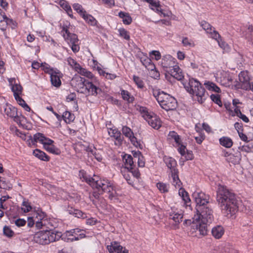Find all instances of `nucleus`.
I'll list each match as a JSON object with an SVG mask.
<instances>
[{"label":"nucleus","mask_w":253,"mask_h":253,"mask_svg":"<svg viewBox=\"0 0 253 253\" xmlns=\"http://www.w3.org/2000/svg\"><path fill=\"white\" fill-rule=\"evenodd\" d=\"M80 231L81 230L78 228L74 229L70 231H67L64 234V236L67 237V239H65V240L66 242H73L84 238L85 234L84 233L78 234Z\"/></svg>","instance_id":"obj_14"},{"label":"nucleus","mask_w":253,"mask_h":253,"mask_svg":"<svg viewBox=\"0 0 253 253\" xmlns=\"http://www.w3.org/2000/svg\"><path fill=\"white\" fill-rule=\"evenodd\" d=\"M141 62L146 67L152 62V60L148 57H144L141 58Z\"/></svg>","instance_id":"obj_54"},{"label":"nucleus","mask_w":253,"mask_h":253,"mask_svg":"<svg viewBox=\"0 0 253 253\" xmlns=\"http://www.w3.org/2000/svg\"><path fill=\"white\" fill-rule=\"evenodd\" d=\"M15 224L18 227L23 226L26 224V220L23 219L19 218L15 220Z\"/></svg>","instance_id":"obj_56"},{"label":"nucleus","mask_w":253,"mask_h":253,"mask_svg":"<svg viewBox=\"0 0 253 253\" xmlns=\"http://www.w3.org/2000/svg\"><path fill=\"white\" fill-rule=\"evenodd\" d=\"M73 7L82 17L84 14L86 12L85 10H84L82 5L79 3H74L73 5Z\"/></svg>","instance_id":"obj_43"},{"label":"nucleus","mask_w":253,"mask_h":253,"mask_svg":"<svg viewBox=\"0 0 253 253\" xmlns=\"http://www.w3.org/2000/svg\"><path fill=\"white\" fill-rule=\"evenodd\" d=\"M165 162L168 168L170 169L171 173L173 170H177L176 169L177 163L175 159H165Z\"/></svg>","instance_id":"obj_34"},{"label":"nucleus","mask_w":253,"mask_h":253,"mask_svg":"<svg viewBox=\"0 0 253 253\" xmlns=\"http://www.w3.org/2000/svg\"><path fill=\"white\" fill-rule=\"evenodd\" d=\"M22 206V210L25 212H27L32 209L31 206L28 202H23Z\"/></svg>","instance_id":"obj_53"},{"label":"nucleus","mask_w":253,"mask_h":253,"mask_svg":"<svg viewBox=\"0 0 253 253\" xmlns=\"http://www.w3.org/2000/svg\"><path fill=\"white\" fill-rule=\"evenodd\" d=\"M182 43L184 46H192L193 45V43L192 42V41L190 40H189V39L187 38H184L182 40Z\"/></svg>","instance_id":"obj_59"},{"label":"nucleus","mask_w":253,"mask_h":253,"mask_svg":"<svg viewBox=\"0 0 253 253\" xmlns=\"http://www.w3.org/2000/svg\"><path fill=\"white\" fill-rule=\"evenodd\" d=\"M151 54L155 56V58L156 60H159L161 58V55L159 51L153 50L151 52Z\"/></svg>","instance_id":"obj_60"},{"label":"nucleus","mask_w":253,"mask_h":253,"mask_svg":"<svg viewBox=\"0 0 253 253\" xmlns=\"http://www.w3.org/2000/svg\"><path fill=\"white\" fill-rule=\"evenodd\" d=\"M145 1L149 3L151 6L156 7L157 10H159L160 4L158 0H145Z\"/></svg>","instance_id":"obj_50"},{"label":"nucleus","mask_w":253,"mask_h":253,"mask_svg":"<svg viewBox=\"0 0 253 253\" xmlns=\"http://www.w3.org/2000/svg\"><path fill=\"white\" fill-rule=\"evenodd\" d=\"M162 66L167 72V70H171V69L175 67L177 65L176 59L170 55L163 57L161 62Z\"/></svg>","instance_id":"obj_16"},{"label":"nucleus","mask_w":253,"mask_h":253,"mask_svg":"<svg viewBox=\"0 0 253 253\" xmlns=\"http://www.w3.org/2000/svg\"><path fill=\"white\" fill-rule=\"evenodd\" d=\"M167 72L177 80L180 81L184 78V75L178 65L171 69V70H167Z\"/></svg>","instance_id":"obj_20"},{"label":"nucleus","mask_w":253,"mask_h":253,"mask_svg":"<svg viewBox=\"0 0 253 253\" xmlns=\"http://www.w3.org/2000/svg\"><path fill=\"white\" fill-rule=\"evenodd\" d=\"M122 131L123 135L129 138L133 145L141 149L143 148L142 143L140 140L138 141L136 137L134 136L133 131L129 127L126 126H123Z\"/></svg>","instance_id":"obj_13"},{"label":"nucleus","mask_w":253,"mask_h":253,"mask_svg":"<svg viewBox=\"0 0 253 253\" xmlns=\"http://www.w3.org/2000/svg\"><path fill=\"white\" fill-rule=\"evenodd\" d=\"M206 87L209 90L213 91L215 92H220V89L214 83L208 82L205 83Z\"/></svg>","instance_id":"obj_35"},{"label":"nucleus","mask_w":253,"mask_h":253,"mask_svg":"<svg viewBox=\"0 0 253 253\" xmlns=\"http://www.w3.org/2000/svg\"><path fill=\"white\" fill-rule=\"evenodd\" d=\"M37 219H38V216L37 215L35 217H29L28 218V226L31 227H32L35 222H36Z\"/></svg>","instance_id":"obj_55"},{"label":"nucleus","mask_w":253,"mask_h":253,"mask_svg":"<svg viewBox=\"0 0 253 253\" xmlns=\"http://www.w3.org/2000/svg\"><path fill=\"white\" fill-rule=\"evenodd\" d=\"M224 229L222 226L216 225L211 230L212 235L215 239H220L224 234Z\"/></svg>","instance_id":"obj_21"},{"label":"nucleus","mask_w":253,"mask_h":253,"mask_svg":"<svg viewBox=\"0 0 253 253\" xmlns=\"http://www.w3.org/2000/svg\"><path fill=\"white\" fill-rule=\"evenodd\" d=\"M178 172V170H173L172 172L171 173V176L172 179V185L175 188H181L182 183L179 178Z\"/></svg>","instance_id":"obj_24"},{"label":"nucleus","mask_w":253,"mask_h":253,"mask_svg":"<svg viewBox=\"0 0 253 253\" xmlns=\"http://www.w3.org/2000/svg\"><path fill=\"white\" fill-rule=\"evenodd\" d=\"M9 198L8 196H4L0 198V208L2 210H6L7 207L4 204V202Z\"/></svg>","instance_id":"obj_49"},{"label":"nucleus","mask_w":253,"mask_h":253,"mask_svg":"<svg viewBox=\"0 0 253 253\" xmlns=\"http://www.w3.org/2000/svg\"><path fill=\"white\" fill-rule=\"evenodd\" d=\"M200 26L207 32L210 34L211 37L215 40L220 39L221 37L218 33L214 30V28L206 21L203 20L200 22Z\"/></svg>","instance_id":"obj_15"},{"label":"nucleus","mask_w":253,"mask_h":253,"mask_svg":"<svg viewBox=\"0 0 253 253\" xmlns=\"http://www.w3.org/2000/svg\"><path fill=\"white\" fill-rule=\"evenodd\" d=\"M34 156L37 158H49L47 155L43 151L39 149H36L33 151Z\"/></svg>","instance_id":"obj_41"},{"label":"nucleus","mask_w":253,"mask_h":253,"mask_svg":"<svg viewBox=\"0 0 253 253\" xmlns=\"http://www.w3.org/2000/svg\"><path fill=\"white\" fill-rule=\"evenodd\" d=\"M79 176L82 181H84L89 184L93 188L97 189L99 192H107L109 194V198L112 199L114 197L113 191L114 187L108 180L101 179L96 175L91 177L83 170L79 171Z\"/></svg>","instance_id":"obj_3"},{"label":"nucleus","mask_w":253,"mask_h":253,"mask_svg":"<svg viewBox=\"0 0 253 253\" xmlns=\"http://www.w3.org/2000/svg\"><path fill=\"white\" fill-rule=\"evenodd\" d=\"M169 218L175 223H179L182 221L183 214L181 212L172 211L169 213Z\"/></svg>","instance_id":"obj_25"},{"label":"nucleus","mask_w":253,"mask_h":253,"mask_svg":"<svg viewBox=\"0 0 253 253\" xmlns=\"http://www.w3.org/2000/svg\"><path fill=\"white\" fill-rule=\"evenodd\" d=\"M220 144L226 148H230L233 145V142L231 138L223 136L219 139Z\"/></svg>","instance_id":"obj_31"},{"label":"nucleus","mask_w":253,"mask_h":253,"mask_svg":"<svg viewBox=\"0 0 253 253\" xmlns=\"http://www.w3.org/2000/svg\"><path fill=\"white\" fill-rule=\"evenodd\" d=\"M216 193V201L222 212L228 217H232L238 211L239 206L235 195L220 184Z\"/></svg>","instance_id":"obj_2"},{"label":"nucleus","mask_w":253,"mask_h":253,"mask_svg":"<svg viewBox=\"0 0 253 253\" xmlns=\"http://www.w3.org/2000/svg\"><path fill=\"white\" fill-rule=\"evenodd\" d=\"M71 84L78 92L86 95L96 96L101 92L99 87L80 76L74 77L71 81Z\"/></svg>","instance_id":"obj_4"},{"label":"nucleus","mask_w":253,"mask_h":253,"mask_svg":"<svg viewBox=\"0 0 253 253\" xmlns=\"http://www.w3.org/2000/svg\"><path fill=\"white\" fill-rule=\"evenodd\" d=\"M121 95L123 99L127 101L129 103H132L134 101V97L131 96L129 92L127 90H122Z\"/></svg>","instance_id":"obj_38"},{"label":"nucleus","mask_w":253,"mask_h":253,"mask_svg":"<svg viewBox=\"0 0 253 253\" xmlns=\"http://www.w3.org/2000/svg\"><path fill=\"white\" fill-rule=\"evenodd\" d=\"M43 70L45 73L50 75V81L52 85L57 87H59L61 84L60 72L57 69L54 70L53 68L44 66Z\"/></svg>","instance_id":"obj_11"},{"label":"nucleus","mask_w":253,"mask_h":253,"mask_svg":"<svg viewBox=\"0 0 253 253\" xmlns=\"http://www.w3.org/2000/svg\"><path fill=\"white\" fill-rule=\"evenodd\" d=\"M119 16L122 19L124 24L129 25L132 22V18L128 13L121 11L119 13Z\"/></svg>","instance_id":"obj_28"},{"label":"nucleus","mask_w":253,"mask_h":253,"mask_svg":"<svg viewBox=\"0 0 253 253\" xmlns=\"http://www.w3.org/2000/svg\"><path fill=\"white\" fill-rule=\"evenodd\" d=\"M59 4L60 6L64 9L66 11L68 10L69 12H71V6L69 4L67 1L65 0H61L59 1Z\"/></svg>","instance_id":"obj_48"},{"label":"nucleus","mask_w":253,"mask_h":253,"mask_svg":"<svg viewBox=\"0 0 253 253\" xmlns=\"http://www.w3.org/2000/svg\"><path fill=\"white\" fill-rule=\"evenodd\" d=\"M222 85L225 86H230L232 84V78L228 74H225V76L220 79Z\"/></svg>","instance_id":"obj_30"},{"label":"nucleus","mask_w":253,"mask_h":253,"mask_svg":"<svg viewBox=\"0 0 253 253\" xmlns=\"http://www.w3.org/2000/svg\"><path fill=\"white\" fill-rule=\"evenodd\" d=\"M168 139H173L177 145L180 144L181 140L180 136L174 131H171L169 132V134H168Z\"/></svg>","instance_id":"obj_37"},{"label":"nucleus","mask_w":253,"mask_h":253,"mask_svg":"<svg viewBox=\"0 0 253 253\" xmlns=\"http://www.w3.org/2000/svg\"><path fill=\"white\" fill-rule=\"evenodd\" d=\"M30 137L27 140L29 146L36 145L39 143L43 145L44 149L51 154L58 155L60 153V150L54 145V141L46 137L43 133L37 132Z\"/></svg>","instance_id":"obj_5"},{"label":"nucleus","mask_w":253,"mask_h":253,"mask_svg":"<svg viewBox=\"0 0 253 253\" xmlns=\"http://www.w3.org/2000/svg\"><path fill=\"white\" fill-rule=\"evenodd\" d=\"M108 133L111 137H113L120 144L122 143L124 138L121 132L117 129L110 128L108 130Z\"/></svg>","instance_id":"obj_22"},{"label":"nucleus","mask_w":253,"mask_h":253,"mask_svg":"<svg viewBox=\"0 0 253 253\" xmlns=\"http://www.w3.org/2000/svg\"><path fill=\"white\" fill-rule=\"evenodd\" d=\"M211 100L219 106H222V103L218 94H211L210 96Z\"/></svg>","instance_id":"obj_46"},{"label":"nucleus","mask_w":253,"mask_h":253,"mask_svg":"<svg viewBox=\"0 0 253 253\" xmlns=\"http://www.w3.org/2000/svg\"><path fill=\"white\" fill-rule=\"evenodd\" d=\"M128 171H127V172ZM124 178L127 181V183L130 185H132L133 184V181L131 180V177L129 173H124L123 174Z\"/></svg>","instance_id":"obj_57"},{"label":"nucleus","mask_w":253,"mask_h":253,"mask_svg":"<svg viewBox=\"0 0 253 253\" xmlns=\"http://www.w3.org/2000/svg\"><path fill=\"white\" fill-rule=\"evenodd\" d=\"M13 121L15 122L17 124H18L19 126H22L23 127H24V123L26 122V119L24 116H18L17 113L15 117H13Z\"/></svg>","instance_id":"obj_39"},{"label":"nucleus","mask_w":253,"mask_h":253,"mask_svg":"<svg viewBox=\"0 0 253 253\" xmlns=\"http://www.w3.org/2000/svg\"><path fill=\"white\" fill-rule=\"evenodd\" d=\"M14 98L19 104V105L22 106L26 102L20 96L15 97Z\"/></svg>","instance_id":"obj_62"},{"label":"nucleus","mask_w":253,"mask_h":253,"mask_svg":"<svg viewBox=\"0 0 253 253\" xmlns=\"http://www.w3.org/2000/svg\"><path fill=\"white\" fill-rule=\"evenodd\" d=\"M83 148H84V150H85L87 152H88V157H92V156H94V157L95 159L97 158L96 156L94 155V154L93 153V152H94L93 150H92V149H91V148H86V149H85V146H83Z\"/></svg>","instance_id":"obj_58"},{"label":"nucleus","mask_w":253,"mask_h":253,"mask_svg":"<svg viewBox=\"0 0 253 253\" xmlns=\"http://www.w3.org/2000/svg\"><path fill=\"white\" fill-rule=\"evenodd\" d=\"M234 127L235 128V129L237 130L238 131V133H239L240 132V130H243V125H242V124L241 123H239V122H236L235 124H234Z\"/></svg>","instance_id":"obj_61"},{"label":"nucleus","mask_w":253,"mask_h":253,"mask_svg":"<svg viewBox=\"0 0 253 253\" xmlns=\"http://www.w3.org/2000/svg\"><path fill=\"white\" fill-rule=\"evenodd\" d=\"M69 212L70 214H73L75 217H77L78 218L81 217L84 218L86 217L85 214L79 210L71 209L69 210Z\"/></svg>","instance_id":"obj_40"},{"label":"nucleus","mask_w":253,"mask_h":253,"mask_svg":"<svg viewBox=\"0 0 253 253\" xmlns=\"http://www.w3.org/2000/svg\"><path fill=\"white\" fill-rule=\"evenodd\" d=\"M3 108L4 113L7 116L13 118V117H15V115H16L17 110L15 107L11 105L5 104Z\"/></svg>","instance_id":"obj_23"},{"label":"nucleus","mask_w":253,"mask_h":253,"mask_svg":"<svg viewBox=\"0 0 253 253\" xmlns=\"http://www.w3.org/2000/svg\"><path fill=\"white\" fill-rule=\"evenodd\" d=\"M192 197L196 203V214L193 217V227L201 235L208 233L207 224L214 219L213 211L209 205V196L201 191H195Z\"/></svg>","instance_id":"obj_1"},{"label":"nucleus","mask_w":253,"mask_h":253,"mask_svg":"<svg viewBox=\"0 0 253 253\" xmlns=\"http://www.w3.org/2000/svg\"><path fill=\"white\" fill-rule=\"evenodd\" d=\"M82 17L86 22L91 26H95L97 24L96 20L92 15L87 14L86 12L83 15Z\"/></svg>","instance_id":"obj_32"},{"label":"nucleus","mask_w":253,"mask_h":253,"mask_svg":"<svg viewBox=\"0 0 253 253\" xmlns=\"http://www.w3.org/2000/svg\"><path fill=\"white\" fill-rule=\"evenodd\" d=\"M62 118L66 123H70L73 122L75 117L73 114L69 111H65L62 116Z\"/></svg>","instance_id":"obj_33"},{"label":"nucleus","mask_w":253,"mask_h":253,"mask_svg":"<svg viewBox=\"0 0 253 253\" xmlns=\"http://www.w3.org/2000/svg\"><path fill=\"white\" fill-rule=\"evenodd\" d=\"M78 73L83 76L87 77L89 79H91L93 77V74L90 72L83 68H82L81 70H80Z\"/></svg>","instance_id":"obj_47"},{"label":"nucleus","mask_w":253,"mask_h":253,"mask_svg":"<svg viewBox=\"0 0 253 253\" xmlns=\"http://www.w3.org/2000/svg\"><path fill=\"white\" fill-rule=\"evenodd\" d=\"M133 80L138 88H143L144 87V82L140 77L136 76L135 75H133Z\"/></svg>","instance_id":"obj_44"},{"label":"nucleus","mask_w":253,"mask_h":253,"mask_svg":"<svg viewBox=\"0 0 253 253\" xmlns=\"http://www.w3.org/2000/svg\"><path fill=\"white\" fill-rule=\"evenodd\" d=\"M239 82L234 85L236 89H243L248 90L251 87L250 77L247 71H241L239 75Z\"/></svg>","instance_id":"obj_10"},{"label":"nucleus","mask_w":253,"mask_h":253,"mask_svg":"<svg viewBox=\"0 0 253 253\" xmlns=\"http://www.w3.org/2000/svg\"><path fill=\"white\" fill-rule=\"evenodd\" d=\"M183 84L188 92L196 97L199 103H202L206 100L205 89L198 80L190 78L188 83H183Z\"/></svg>","instance_id":"obj_6"},{"label":"nucleus","mask_w":253,"mask_h":253,"mask_svg":"<svg viewBox=\"0 0 253 253\" xmlns=\"http://www.w3.org/2000/svg\"><path fill=\"white\" fill-rule=\"evenodd\" d=\"M119 34L120 36L123 37L126 40H129L130 37L128 34V32L124 28H121L119 30Z\"/></svg>","instance_id":"obj_51"},{"label":"nucleus","mask_w":253,"mask_h":253,"mask_svg":"<svg viewBox=\"0 0 253 253\" xmlns=\"http://www.w3.org/2000/svg\"><path fill=\"white\" fill-rule=\"evenodd\" d=\"M62 36L64 40L70 45L72 51L74 53L80 50L79 39L77 35L71 33L67 27H64L62 30Z\"/></svg>","instance_id":"obj_9"},{"label":"nucleus","mask_w":253,"mask_h":253,"mask_svg":"<svg viewBox=\"0 0 253 253\" xmlns=\"http://www.w3.org/2000/svg\"><path fill=\"white\" fill-rule=\"evenodd\" d=\"M153 94L161 107L168 111L175 109L177 106L175 98L164 91L159 90H153Z\"/></svg>","instance_id":"obj_7"},{"label":"nucleus","mask_w":253,"mask_h":253,"mask_svg":"<svg viewBox=\"0 0 253 253\" xmlns=\"http://www.w3.org/2000/svg\"><path fill=\"white\" fill-rule=\"evenodd\" d=\"M67 62L68 64L73 68L74 66H75V64L77 62L72 58L69 57L67 59Z\"/></svg>","instance_id":"obj_64"},{"label":"nucleus","mask_w":253,"mask_h":253,"mask_svg":"<svg viewBox=\"0 0 253 253\" xmlns=\"http://www.w3.org/2000/svg\"><path fill=\"white\" fill-rule=\"evenodd\" d=\"M12 19L8 18L6 16L0 20V29L3 31H5L8 25H10L12 23Z\"/></svg>","instance_id":"obj_29"},{"label":"nucleus","mask_w":253,"mask_h":253,"mask_svg":"<svg viewBox=\"0 0 253 253\" xmlns=\"http://www.w3.org/2000/svg\"><path fill=\"white\" fill-rule=\"evenodd\" d=\"M37 214V213H36ZM40 216V219L38 218L36 221V226L38 229L43 228L44 226H46L47 220L43 219V213H38Z\"/></svg>","instance_id":"obj_27"},{"label":"nucleus","mask_w":253,"mask_h":253,"mask_svg":"<svg viewBox=\"0 0 253 253\" xmlns=\"http://www.w3.org/2000/svg\"><path fill=\"white\" fill-rule=\"evenodd\" d=\"M143 117L153 128L158 129L161 126V122L157 116L154 114H151L147 110L143 109Z\"/></svg>","instance_id":"obj_12"},{"label":"nucleus","mask_w":253,"mask_h":253,"mask_svg":"<svg viewBox=\"0 0 253 253\" xmlns=\"http://www.w3.org/2000/svg\"><path fill=\"white\" fill-rule=\"evenodd\" d=\"M246 39L253 45V27L249 25L246 34H245Z\"/></svg>","instance_id":"obj_36"},{"label":"nucleus","mask_w":253,"mask_h":253,"mask_svg":"<svg viewBox=\"0 0 253 253\" xmlns=\"http://www.w3.org/2000/svg\"><path fill=\"white\" fill-rule=\"evenodd\" d=\"M61 237L62 233L60 232L45 230L36 233L33 240L39 244L46 245L58 241Z\"/></svg>","instance_id":"obj_8"},{"label":"nucleus","mask_w":253,"mask_h":253,"mask_svg":"<svg viewBox=\"0 0 253 253\" xmlns=\"http://www.w3.org/2000/svg\"><path fill=\"white\" fill-rule=\"evenodd\" d=\"M157 187L161 193H167L169 191V185L163 182L157 183Z\"/></svg>","instance_id":"obj_42"},{"label":"nucleus","mask_w":253,"mask_h":253,"mask_svg":"<svg viewBox=\"0 0 253 253\" xmlns=\"http://www.w3.org/2000/svg\"><path fill=\"white\" fill-rule=\"evenodd\" d=\"M97 220L94 218H90L86 219V223L89 225H93L96 224Z\"/></svg>","instance_id":"obj_63"},{"label":"nucleus","mask_w":253,"mask_h":253,"mask_svg":"<svg viewBox=\"0 0 253 253\" xmlns=\"http://www.w3.org/2000/svg\"><path fill=\"white\" fill-rule=\"evenodd\" d=\"M178 147L177 150L179 153L181 154L182 156H184L186 153V152L187 151L186 147L185 145L181 144V142H180V145H177Z\"/></svg>","instance_id":"obj_52"},{"label":"nucleus","mask_w":253,"mask_h":253,"mask_svg":"<svg viewBox=\"0 0 253 253\" xmlns=\"http://www.w3.org/2000/svg\"><path fill=\"white\" fill-rule=\"evenodd\" d=\"M3 234L9 238L12 237L14 235V232L11 229L7 226H4L3 228Z\"/></svg>","instance_id":"obj_45"},{"label":"nucleus","mask_w":253,"mask_h":253,"mask_svg":"<svg viewBox=\"0 0 253 253\" xmlns=\"http://www.w3.org/2000/svg\"><path fill=\"white\" fill-rule=\"evenodd\" d=\"M178 193L186 206H190L191 200L188 193L184 189L180 188Z\"/></svg>","instance_id":"obj_26"},{"label":"nucleus","mask_w":253,"mask_h":253,"mask_svg":"<svg viewBox=\"0 0 253 253\" xmlns=\"http://www.w3.org/2000/svg\"><path fill=\"white\" fill-rule=\"evenodd\" d=\"M9 84L11 85V88L13 92L14 97L21 96L22 93L23 87L18 84L15 83L14 79H10L9 80Z\"/></svg>","instance_id":"obj_19"},{"label":"nucleus","mask_w":253,"mask_h":253,"mask_svg":"<svg viewBox=\"0 0 253 253\" xmlns=\"http://www.w3.org/2000/svg\"><path fill=\"white\" fill-rule=\"evenodd\" d=\"M109 252L116 253H128V251L123 247L117 242H112L110 245L107 246Z\"/></svg>","instance_id":"obj_18"},{"label":"nucleus","mask_w":253,"mask_h":253,"mask_svg":"<svg viewBox=\"0 0 253 253\" xmlns=\"http://www.w3.org/2000/svg\"><path fill=\"white\" fill-rule=\"evenodd\" d=\"M135 167L133 159H125V169L131 172L134 177L138 178L140 176V173L138 169H135Z\"/></svg>","instance_id":"obj_17"}]
</instances>
